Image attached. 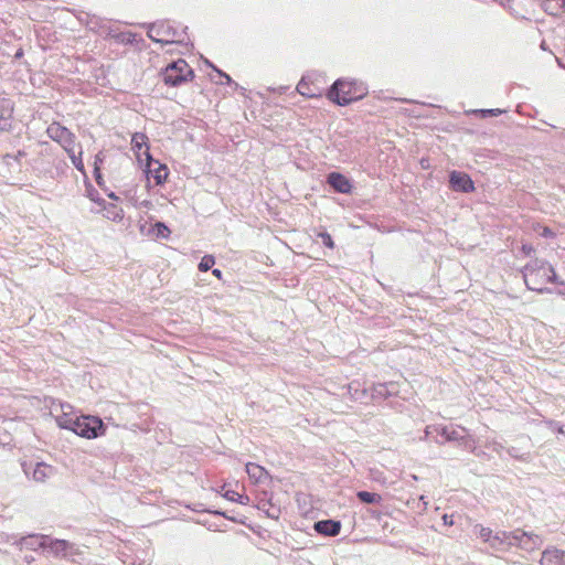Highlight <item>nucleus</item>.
I'll use <instances>...</instances> for the list:
<instances>
[{
    "label": "nucleus",
    "instance_id": "nucleus-1",
    "mask_svg": "<svg viewBox=\"0 0 565 565\" xmlns=\"http://www.w3.org/2000/svg\"><path fill=\"white\" fill-rule=\"evenodd\" d=\"M522 275L526 287L539 294L548 291L545 287L548 282H557L553 266L540 258L527 263L522 269Z\"/></svg>",
    "mask_w": 565,
    "mask_h": 565
},
{
    "label": "nucleus",
    "instance_id": "nucleus-19",
    "mask_svg": "<svg viewBox=\"0 0 565 565\" xmlns=\"http://www.w3.org/2000/svg\"><path fill=\"white\" fill-rule=\"evenodd\" d=\"M245 468L249 479L255 483H263L269 478L267 470L257 463L248 462Z\"/></svg>",
    "mask_w": 565,
    "mask_h": 565
},
{
    "label": "nucleus",
    "instance_id": "nucleus-5",
    "mask_svg": "<svg viewBox=\"0 0 565 565\" xmlns=\"http://www.w3.org/2000/svg\"><path fill=\"white\" fill-rule=\"evenodd\" d=\"M46 134L53 141L57 142L64 151L68 148H76L78 143L76 142V136L65 126L56 121L47 126Z\"/></svg>",
    "mask_w": 565,
    "mask_h": 565
},
{
    "label": "nucleus",
    "instance_id": "nucleus-11",
    "mask_svg": "<svg viewBox=\"0 0 565 565\" xmlns=\"http://www.w3.org/2000/svg\"><path fill=\"white\" fill-rule=\"evenodd\" d=\"M13 114V102L6 95L0 94V130L6 131L11 127Z\"/></svg>",
    "mask_w": 565,
    "mask_h": 565
},
{
    "label": "nucleus",
    "instance_id": "nucleus-7",
    "mask_svg": "<svg viewBox=\"0 0 565 565\" xmlns=\"http://www.w3.org/2000/svg\"><path fill=\"white\" fill-rule=\"evenodd\" d=\"M435 431L438 433L446 441H459L466 449L473 451L476 448V441L470 435H462L457 428L448 426L435 427Z\"/></svg>",
    "mask_w": 565,
    "mask_h": 565
},
{
    "label": "nucleus",
    "instance_id": "nucleus-9",
    "mask_svg": "<svg viewBox=\"0 0 565 565\" xmlns=\"http://www.w3.org/2000/svg\"><path fill=\"white\" fill-rule=\"evenodd\" d=\"M147 172L151 173L157 184H162L168 178V168L164 164L159 163L158 161H153L150 152L147 150L143 151Z\"/></svg>",
    "mask_w": 565,
    "mask_h": 565
},
{
    "label": "nucleus",
    "instance_id": "nucleus-14",
    "mask_svg": "<svg viewBox=\"0 0 565 565\" xmlns=\"http://www.w3.org/2000/svg\"><path fill=\"white\" fill-rule=\"evenodd\" d=\"M73 548V543L65 540H52L46 542V551L57 557H66L67 550Z\"/></svg>",
    "mask_w": 565,
    "mask_h": 565
},
{
    "label": "nucleus",
    "instance_id": "nucleus-3",
    "mask_svg": "<svg viewBox=\"0 0 565 565\" xmlns=\"http://www.w3.org/2000/svg\"><path fill=\"white\" fill-rule=\"evenodd\" d=\"M193 77V71L184 60H178L169 64L162 73V79L167 85L179 86Z\"/></svg>",
    "mask_w": 565,
    "mask_h": 565
},
{
    "label": "nucleus",
    "instance_id": "nucleus-8",
    "mask_svg": "<svg viewBox=\"0 0 565 565\" xmlns=\"http://www.w3.org/2000/svg\"><path fill=\"white\" fill-rule=\"evenodd\" d=\"M513 536L515 537L513 539V546H519L526 551L537 548L543 543L539 535L520 529L513 531Z\"/></svg>",
    "mask_w": 565,
    "mask_h": 565
},
{
    "label": "nucleus",
    "instance_id": "nucleus-2",
    "mask_svg": "<svg viewBox=\"0 0 565 565\" xmlns=\"http://www.w3.org/2000/svg\"><path fill=\"white\" fill-rule=\"evenodd\" d=\"M366 94V88L362 84L353 81L338 79L331 86L328 97L340 106L349 105L354 100L361 99Z\"/></svg>",
    "mask_w": 565,
    "mask_h": 565
},
{
    "label": "nucleus",
    "instance_id": "nucleus-22",
    "mask_svg": "<svg viewBox=\"0 0 565 565\" xmlns=\"http://www.w3.org/2000/svg\"><path fill=\"white\" fill-rule=\"evenodd\" d=\"M71 159L73 166L81 172H84V162H83V149L81 143H77L76 148H68L65 151Z\"/></svg>",
    "mask_w": 565,
    "mask_h": 565
},
{
    "label": "nucleus",
    "instance_id": "nucleus-27",
    "mask_svg": "<svg viewBox=\"0 0 565 565\" xmlns=\"http://www.w3.org/2000/svg\"><path fill=\"white\" fill-rule=\"evenodd\" d=\"M107 217L113 221H121L124 217V211L122 209L110 204L109 207L106 209Z\"/></svg>",
    "mask_w": 565,
    "mask_h": 565
},
{
    "label": "nucleus",
    "instance_id": "nucleus-20",
    "mask_svg": "<svg viewBox=\"0 0 565 565\" xmlns=\"http://www.w3.org/2000/svg\"><path fill=\"white\" fill-rule=\"evenodd\" d=\"M53 472L54 469L52 466L44 462H38L32 469V478L38 482H44L53 475Z\"/></svg>",
    "mask_w": 565,
    "mask_h": 565
},
{
    "label": "nucleus",
    "instance_id": "nucleus-45",
    "mask_svg": "<svg viewBox=\"0 0 565 565\" xmlns=\"http://www.w3.org/2000/svg\"><path fill=\"white\" fill-rule=\"evenodd\" d=\"M361 394H362V395H365V394H366V391H365V390H362V391H361Z\"/></svg>",
    "mask_w": 565,
    "mask_h": 565
},
{
    "label": "nucleus",
    "instance_id": "nucleus-4",
    "mask_svg": "<svg viewBox=\"0 0 565 565\" xmlns=\"http://www.w3.org/2000/svg\"><path fill=\"white\" fill-rule=\"evenodd\" d=\"M76 435L93 439L105 434V426L100 418L96 416H77L72 430Z\"/></svg>",
    "mask_w": 565,
    "mask_h": 565
},
{
    "label": "nucleus",
    "instance_id": "nucleus-43",
    "mask_svg": "<svg viewBox=\"0 0 565 565\" xmlns=\"http://www.w3.org/2000/svg\"><path fill=\"white\" fill-rule=\"evenodd\" d=\"M557 431H558L559 434H565V431H564V429H563V427H562V426H559V427L557 428Z\"/></svg>",
    "mask_w": 565,
    "mask_h": 565
},
{
    "label": "nucleus",
    "instance_id": "nucleus-38",
    "mask_svg": "<svg viewBox=\"0 0 565 565\" xmlns=\"http://www.w3.org/2000/svg\"><path fill=\"white\" fill-rule=\"evenodd\" d=\"M554 233L548 227H544L541 232V236L543 237H552Z\"/></svg>",
    "mask_w": 565,
    "mask_h": 565
},
{
    "label": "nucleus",
    "instance_id": "nucleus-28",
    "mask_svg": "<svg viewBox=\"0 0 565 565\" xmlns=\"http://www.w3.org/2000/svg\"><path fill=\"white\" fill-rule=\"evenodd\" d=\"M215 264V258L212 256V255H205L202 257L200 264H199V269L201 271H207L209 269H211Z\"/></svg>",
    "mask_w": 565,
    "mask_h": 565
},
{
    "label": "nucleus",
    "instance_id": "nucleus-18",
    "mask_svg": "<svg viewBox=\"0 0 565 565\" xmlns=\"http://www.w3.org/2000/svg\"><path fill=\"white\" fill-rule=\"evenodd\" d=\"M49 541V536L46 535H28L21 537L19 541V545L21 547H25L28 550H38V548H46V542Z\"/></svg>",
    "mask_w": 565,
    "mask_h": 565
},
{
    "label": "nucleus",
    "instance_id": "nucleus-42",
    "mask_svg": "<svg viewBox=\"0 0 565 565\" xmlns=\"http://www.w3.org/2000/svg\"><path fill=\"white\" fill-rule=\"evenodd\" d=\"M30 467H28L26 465L23 466V470L25 472V475H29L30 473V470H29Z\"/></svg>",
    "mask_w": 565,
    "mask_h": 565
},
{
    "label": "nucleus",
    "instance_id": "nucleus-36",
    "mask_svg": "<svg viewBox=\"0 0 565 565\" xmlns=\"http://www.w3.org/2000/svg\"><path fill=\"white\" fill-rule=\"evenodd\" d=\"M354 385H355V383H351V384L349 385V393H350V395H351L354 399H358L359 397H358L356 395H358V393H359V388H354Z\"/></svg>",
    "mask_w": 565,
    "mask_h": 565
},
{
    "label": "nucleus",
    "instance_id": "nucleus-25",
    "mask_svg": "<svg viewBox=\"0 0 565 565\" xmlns=\"http://www.w3.org/2000/svg\"><path fill=\"white\" fill-rule=\"evenodd\" d=\"M356 497L359 498V500L363 503H369V504H372V503H381L382 501V497L377 493H374V492H369V491H359L356 493Z\"/></svg>",
    "mask_w": 565,
    "mask_h": 565
},
{
    "label": "nucleus",
    "instance_id": "nucleus-10",
    "mask_svg": "<svg viewBox=\"0 0 565 565\" xmlns=\"http://www.w3.org/2000/svg\"><path fill=\"white\" fill-rule=\"evenodd\" d=\"M449 183L454 191L469 193L475 190L471 178L463 172L452 171L449 177Z\"/></svg>",
    "mask_w": 565,
    "mask_h": 565
},
{
    "label": "nucleus",
    "instance_id": "nucleus-33",
    "mask_svg": "<svg viewBox=\"0 0 565 565\" xmlns=\"http://www.w3.org/2000/svg\"><path fill=\"white\" fill-rule=\"evenodd\" d=\"M479 113H481L483 117H484V116H488V115H490V116H498V115L502 114V110H501V109H499V108H494V109H481V110H479Z\"/></svg>",
    "mask_w": 565,
    "mask_h": 565
},
{
    "label": "nucleus",
    "instance_id": "nucleus-39",
    "mask_svg": "<svg viewBox=\"0 0 565 565\" xmlns=\"http://www.w3.org/2000/svg\"><path fill=\"white\" fill-rule=\"evenodd\" d=\"M212 274H213L216 278H218V279H221V278H222V271H221L220 269H217V268L213 269V270H212Z\"/></svg>",
    "mask_w": 565,
    "mask_h": 565
},
{
    "label": "nucleus",
    "instance_id": "nucleus-30",
    "mask_svg": "<svg viewBox=\"0 0 565 565\" xmlns=\"http://www.w3.org/2000/svg\"><path fill=\"white\" fill-rule=\"evenodd\" d=\"M156 228H157L158 236L168 237L170 234V230L168 228V226L164 223L157 222Z\"/></svg>",
    "mask_w": 565,
    "mask_h": 565
},
{
    "label": "nucleus",
    "instance_id": "nucleus-16",
    "mask_svg": "<svg viewBox=\"0 0 565 565\" xmlns=\"http://www.w3.org/2000/svg\"><path fill=\"white\" fill-rule=\"evenodd\" d=\"M61 407H62V414L57 415L55 417V422H56L57 426L63 428V429L73 430L74 424H75V422L77 419V416H73L71 414V409H72L71 405L62 404Z\"/></svg>",
    "mask_w": 565,
    "mask_h": 565
},
{
    "label": "nucleus",
    "instance_id": "nucleus-32",
    "mask_svg": "<svg viewBox=\"0 0 565 565\" xmlns=\"http://www.w3.org/2000/svg\"><path fill=\"white\" fill-rule=\"evenodd\" d=\"M78 555H81V551H79L78 546L73 544V548L67 550V554H66L65 558H71L72 561H75V557Z\"/></svg>",
    "mask_w": 565,
    "mask_h": 565
},
{
    "label": "nucleus",
    "instance_id": "nucleus-23",
    "mask_svg": "<svg viewBox=\"0 0 565 565\" xmlns=\"http://www.w3.org/2000/svg\"><path fill=\"white\" fill-rule=\"evenodd\" d=\"M297 92L305 96V97H308V98H316V97H320L321 94L318 92V88L317 87H311L306 81L305 78H302L298 85H297Z\"/></svg>",
    "mask_w": 565,
    "mask_h": 565
},
{
    "label": "nucleus",
    "instance_id": "nucleus-13",
    "mask_svg": "<svg viewBox=\"0 0 565 565\" xmlns=\"http://www.w3.org/2000/svg\"><path fill=\"white\" fill-rule=\"evenodd\" d=\"M328 183L339 193L348 194L352 185L347 177L338 172H331L328 175Z\"/></svg>",
    "mask_w": 565,
    "mask_h": 565
},
{
    "label": "nucleus",
    "instance_id": "nucleus-17",
    "mask_svg": "<svg viewBox=\"0 0 565 565\" xmlns=\"http://www.w3.org/2000/svg\"><path fill=\"white\" fill-rule=\"evenodd\" d=\"M315 530L323 535L335 536L340 533L341 523L334 520H322L315 523Z\"/></svg>",
    "mask_w": 565,
    "mask_h": 565
},
{
    "label": "nucleus",
    "instance_id": "nucleus-21",
    "mask_svg": "<svg viewBox=\"0 0 565 565\" xmlns=\"http://www.w3.org/2000/svg\"><path fill=\"white\" fill-rule=\"evenodd\" d=\"M147 140L148 137L141 132L134 134L131 138L132 150L135 151L136 157L140 163H142V156H145L143 152H141L142 148L146 147L145 150H149V147L147 146Z\"/></svg>",
    "mask_w": 565,
    "mask_h": 565
},
{
    "label": "nucleus",
    "instance_id": "nucleus-24",
    "mask_svg": "<svg viewBox=\"0 0 565 565\" xmlns=\"http://www.w3.org/2000/svg\"><path fill=\"white\" fill-rule=\"evenodd\" d=\"M393 383H390V384H384V383H379L376 385L373 386V397H382V398H386L388 397L390 395L393 394V391L391 388H393Z\"/></svg>",
    "mask_w": 565,
    "mask_h": 565
},
{
    "label": "nucleus",
    "instance_id": "nucleus-40",
    "mask_svg": "<svg viewBox=\"0 0 565 565\" xmlns=\"http://www.w3.org/2000/svg\"><path fill=\"white\" fill-rule=\"evenodd\" d=\"M435 427L436 426H427L425 429V437H427L431 433V430H435Z\"/></svg>",
    "mask_w": 565,
    "mask_h": 565
},
{
    "label": "nucleus",
    "instance_id": "nucleus-29",
    "mask_svg": "<svg viewBox=\"0 0 565 565\" xmlns=\"http://www.w3.org/2000/svg\"><path fill=\"white\" fill-rule=\"evenodd\" d=\"M224 497L230 500V501H234V502H239L242 504L245 503L244 500H248L247 497H243L241 494H238L236 491H233V490H227L225 493H224Z\"/></svg>",
    "mask_w": 565,
    "mask_h": 565
},
{
    "label": "nucleus",
    "instance_id": "nucleus-26",
    "mask_svg": "<svg viewBox=\"0 0 565 565\" xmlns=\"http://www.w3.org/2000/svg\"><path fill=\"white\" fill-rule=\"evenodd\" d=\"M475 529L477 530V533H478L479 537H480L483 542H486V543H488V544L490 545V544H491V540H492L493 534H494V533L492 532V530H491L490 527H486V526H482V525H480V524H477V525L475 526Z\"/></svg>",
    "mask_w": 565,
    "mask_h": 565
},
{
    "label": "nucleus",
    "instance_id": "nucleus-35",
    "mask_svg": "<svg viewBox=\"0 0 565 565\" xmlns=\"http://www.w3.org/2000/svg\"><path fill=\"white\" fill-rule=\"evenodd\" d=\"M103 162V154L102 152L97 153L95 156V162H94V166H95V172L97 173L98 170H99V164Z\"/></svg>",
    "mask_w": 565,
    "mask_h": 565
},
{
    "label": "nucleus",
    "instance_id": "nucleus-6",
    "mask_svg": "<svg viewBox=\"0 0 565 565\" xmlns=\"http://www.w3.org/2000/svg\"><path fill=\"white\" fill-rule=\"evenodd\" d=\"M148 36L161 44H172L178 42L177 31L166 22L153 23L148 30Z\"/></svg>",
    "mask_w": 565,
    "mask_h": 565
},
{
    "label": "nucleus",
    "instance_id": "nucleus-46",
    "mask_svg": "<svg viewBox=\"0 0 565 565\" xmlns=\"http://www.w3.org/2000/svg\"><path fill=\"white\" fill-rule=\"evenodd\" d=\"M413 480H417V477L415 475H412Z\"/></svg>",
    "mask_w": 565,
    "mask_h": 565
},
{
    "label": "nucleus",
    "instance_id": "nucleus-37",
    "mask_svg": "<svg viewBox=\"0 0 565 565\" xmlns=\"http://www.w3.org/2000/svg\"><path fill=\"white\" fill-rule=\"evenodd\" d=\"M443 521L445 525H452L454 524V515L451 514H444Z\"/></svg>",
    "mask_w": 565,
    "mask_h": 565
},
{
    "label": "nucleus",
    "instance_id": "nucleus-15",
    "mask_svg": "<svg viewBox=\"0 0 565 565\" xmlns=\"http://www.w3.org/2000/svg\"><path fill=\"white\" fill-rule=\"evenodd\" d=\"M541 565H565V552L557 548H547L541 557Z\"/></svg>",
    "mask_w": 565,
    "mask_h": 565
},
{
    "label": "nucleus",
    "instance_id": "nucleus-12",
    "mask_svg": "<svg viewBox=\"0 0 565 565\" xmlns=\"http://www.w3.org/2000/svg\"><path fill=\"white\" fill-rule=\"evenodd\" d=\"M513 531H500L493 534L491 540L490 547L495 551H507L511 546H513Z\"/></svg>",
    "mask_w": 565,
    "mask_h": 565
},
{
    "label": "nucleus",
    "instance_id": "nucleus-41",
    "mask_svg": "<svg viewBox=\"0 0 565 565\" xmlns=\"http://www.w3.org/2000/svg\"><path fill=\"white\" fill-rule=\"evenodd\" d=\"M217 72L221 74V76H223L224 78H226V82H227V83H230V82H231V77H230L227 74L222 73L221 71H217Z\"/></svg>",
    "mask_w": 565,
    "mask_h": 565
},
{
    "label": "nucleus",
    "instance_id": "nucleus-31",
    "mask_svg": "<svg viewBox=\"0 0 565 565\" xmlns=\"http://www.w3.org/2000/svg\"><path fill=\"white\" fill-rule=\"evenodd\" d=\"M318 236L321 238L322 243L329 247V248H333L334 247V243H333V239L331 237V235L327 232H320L318 234Z\"/></svg>",
    "mask_w": 565,
    "mask_h": 565
},
{
    "label": "nucleus",
    "instance_id": "nucleus-34",
    "mask_svg": "<svg viewBox=\"0 0 565 565\" xmlns=\"http://www.w3.org/2000/svg\"><path fill=\"white\" fill-rule=\"evenodd\" d=\"M521 250L524 255L530 256L534 252V247L531 244H522Z\"/></svg>",
    "mask_w": 565,
    "mask_h": 565
},
{
    "label": "nucleus",
    "instance_id": "nucleus-44",
    "mask_svg": "<svg viewBox=\"0 0 565 565\" xmlns=\"http://www.w3.org/2000/svg\"><path fill=\"white\" fill-rule=\"evenodd\" d=\"M462 433H467V429L465 427H458Z\"/></svg>",
    "mask_w": 565,
    "mask_h": 565
}]
</instances>
